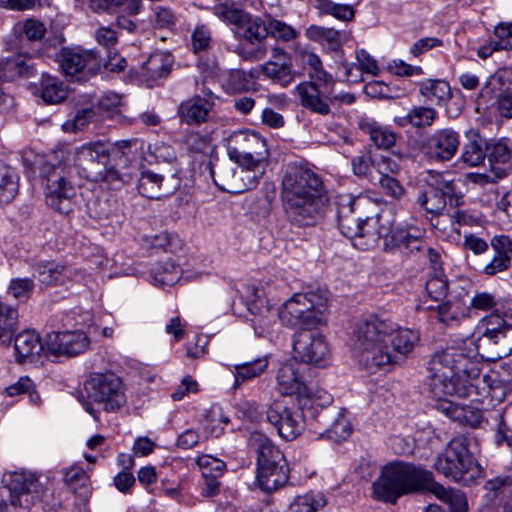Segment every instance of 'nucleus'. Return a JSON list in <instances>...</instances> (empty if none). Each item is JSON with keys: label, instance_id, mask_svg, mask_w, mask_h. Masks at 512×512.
Listing matches in <instances>:
<instances>
[{"label": "nucleus", "instance_id": "f257e3e1", "mask_svg": "<svg viewBox=\"0 0 512 512\" xmlns=\"http://www.w3.org/2000/svg\"><path fill=\"white\" fill-rule=\"evenodd\" d=\"M429 388L435 408L453 421L478 428L483 422L480 408L461 405L448 396L470 398L483 403L486 398L502 401L512 389V376L501 378L498 372L481 373L477 348L473 345L446 347L436 352L428 363Z\"/></svg>", "mask_w": 512, "mask_h": 512}, {"label": "nucleus", "instance_id": "f03ea898", "mask_svg": "<svg viewBox=\"0 0 512 512\" xmlns=\"http://www.w3.org/2000/svg\"><path fill=\"white\" fill-rule=\"evenodd\" d=\"M279 195L286 220L298 228L317 225L330 207L322 177L304 161L289 162L285 166Z\"/></svg>", "mask_w": 512, "mask_h": 512}, {"label": "nucleus", "instance_id": "7ed1b4c3", "mask_svg": "<svg viewBox=\"0 0 512 512\" xmlns=\"http://www.w3.org/2000/svg\"><path fill=\"white\" fill-rule=\"evenodd\" d=\"M356 348L367 366L382 367L406 359L420 341L417 330L401 327L388 318L370 315L358 322Z\"/></svg>", "mask_w": 512, "mask_h": 512}, {"label": "nucleus", "instance_id": "20e7f679", "mask_svg": "<svg viewBox=\"0 0 512 512\" xmlns=\"http://www.w3.org/2000/svg\"><path fill=\"white\" fill-rule=\"evenodd\" d=\"M372 489L375 499L390 504H395L404 495L420 492L432 493L441 501L449 503L455 497L454 490L435 481L432 471L404 461H392L383 466Z\"/></svg>", "mask_w": 512, "mask_h": 512}, {"label": "nucleus", "instance_id": "39448f33", "mask_svg": "<svg viewBox=\"0 0 512 512\" xmlns=\"http://www.w3.org/2000/svg\"><path fill=\"white\" fill-rule=\"evenodd\" d=\"M372 489L375 499L390 504H395L404 495L420 492L432 493L441 501L449 503L455 497L454 490L435 481L432 471L404 461H392L383 466Z\"/></svg>", "mask_w": 512, "mask_h": 512}, {"label": "nucleus", "instance_id": "423d86ee", "mask_svg": "<svg viewBox=\"0 0 512 512\" xmlns=\"http://www.w3.org/2000/svg\"><path fill=\"white\" fill-rule=\"evenodd\" d=\"M136 140H122L115 147L97 141L84 144L76 153L75 163L85 177L95 181L113 183L126 181L132 176L135 161L129 158Z\"/></svg>", "mask_w": 512, "mask_h": 512}, {"label": "nucleus", "instance_id": "0eeeda50", "mask_svg": "<svg viewBox=\"0 0 512 512\" xmlns=\"http://www.w3.org/2000/svg\"><path fill=\"white\" fill-rule=\"evenodd\" d=\"M46 204L61 215H69L75 207L74 167L63 153H54L39 167Z\"/></svg>", "mask_w": 512, "mask_h": 512}, {"label": "nucleus", "instance_id": "6e6552de", "mask_svg": "<svg viewBox=\"0 0 512 512\" xmlns=\"http://www.w3.org/2000/svg\"><path fill=\"white\" fill-rule=\"evenodd\" d=\"M249 444L257 452V480L265 492H273L289 480L290 469L284 454L261 431L250 433Z\"/></svg>", "mask_w": 512, "mask_h": 512}, {"label": "nucleus", "instance_id": "1a4fd4ad", "mask_svg": "<svg viewBox=\"0 0 512 512\" xmlns=\"http://www.w3.org/2000/svg\"><path fill=\"white\" fill-rule=\"evenodd\" d=\"M435 469L446 478L470 486L483 476V469L469 451V440L463 435L455 436L440 453L434 463Z\"/></svg>", "mask_w": 512, "mask_h": 512}, {"label": "nucleus", "instance_id": "9d476101", "mask_svg": "<svg viewBox=\"0 0 512 512\" xmlns=\"http://www.w3.org/2000/svg\"><path fill=\"white\" fill-rule=\"evenodd\" d=\"M328 297L322 287L296 293L282 305L278 317L288 327L314 328L324 320Z\"/></svg>", "mask_w": 512, "mask_h": 512}, {"label": "nucleus", "instance_id": "9b49d317", "mask_svg": "<svg viewBox=\"0 0 512 512\" xmlns=\"http://www.w3.org/2000/svg\"><path fill=\"white\" fill-rule=\"evenodd\" d=\"M510 317L501 314H490L481 321L483 332L475 344L472 340L464 341L457 347L473 345L477 348L481 368L482 360H496L512 353V324L508 322Z\"/></svg>", "mask_w": 512, "mask_h": 512}, {"label": "nucleus", "instance_id": "f8f14e48", "mask_svg": "<svg viewBox=\"0 0 512 512\" xmlns=\"http://www.w3.org/2000/svg\"><path fill=\"white\" fill-rule=\"evenodd\" d=\"M37 486V478L26 472H14L3 479L0 487V512H20L33 504L32 491Z\"/></svg>", "mask_w": 512, "mask_h": 512}, {"label": "nucleus", "instance_id": "ddd939ff", "mask_svg": "<svg viewBox=\"0 0 512 512\" xmlns=\"http://www.w3.org/2000/svg\"><path fill=\"white\" fill-rule=\"evenodd\" d=\"M87 397L102 404L107 412H114L126 403L123 382L112 372L92 374L85 382Z\"/></svg>", "mask_w": 512, "mask_h": 512}, {"label": "nucleus", "instance_id": "4468645a", "mask_svg": "<svg viewBox=\"0 0 512 512\" xmlns=\"http://www.w3.org/2000/svg\"><path fill=\"white\" fill-rule=\"evenodd\" d=\"M227 153L230 160L238 165L264 163L268 157L266 140L248 130L236 131L229 136Z\"/></svg>", "mask_w": 512, "mask_h": 512}, {"label": "nucleus", "instance_id": "2eb2a0df", "mask_svg": "<svg viewBox=\"0 0 512 512\" xmlns=\"http://www.w3.org/2000/svg\"><path fill=\"white\" fill-rule=\"evenodd\" d=\"M335 205L338 228L341 234L353 243L361 232V225L368 216L366 208L371 206V203L367 198L341 194L336 197Z\"/></svg>", "mask_w": 512, "mask_h": 512}, {"label": "nucleus", "instance_id": "dca6fc26", "mask_svg": "<svg viewBox=\"0 0 512 512\" xmlns=\"http://www.w3.org/2000/svg\"><path fill=\"white\" fill-rule=\"evenodd\" d=\"M267 421L272 424L278 435L286 441H293L304 430V409L290 407L282 399L274 400L265 410Z\"/></svg>", "mask_w": 512, "mask_h": 512}, {"label": "nucleus", "instance_id": "f3484780", "mask_svg": "<svg viewBox=\"0 0 512 512\" xmlns=\"http://www.w3.org/2000/svg\"><path fill=\"white\" fill-rule=\"evenodd\" d=\"M453 181L441 174H431L426 184L418 191L416 204L426 213L439 214L455 196Z\"/></svg>", "mask_w": 512, "mask_h": 512}, {"label": "nucleus", "instance_id": "a211bd4d", "mask_svg": "<svg viewBox=\"0 0 512 512\" xmlns=\"http://www.w3.org/2000/svg\"><path fill=\"white\" fill-rule=\"evenodd\" d=\"M426 230L415 223H401L393 230L389 228V236L384 242V250L399 251L404 255H413L426 248Z\"/></svg>", "mask_w": 512, "mask_h": 512}, {"label": "nucleus", "instance_id": "6ab92c4d", "mask_svg": "<svg viewBox=\"0 0 512 512\" xmlns=\"http://www.w3.org/2000/svg\"><path fill=\"white\" fill-rule=\"evenodd\" d=\"M471 284L467 280H459L449 285V293L446 301L436 306H428L427 309L435 310L437 319L446 325L459 321L465 317L468 311L466 300L469 296Z\"/></svg>", "mask_w": 512, "mask_h": 512}, {"label": "nucleus", "instance_id": "aec40b11", "mask_svg": "<svg viewBox=\"0 0 512 512\" xmlns=\"http://www.w3.org/2000/svg\"><path fill=\"white\" fill-rule=\"evenodd\" d=\"M293 349L294 359L308 364L321 365L329 355L325 337L311 328L294 335Z\"/></svg>", "mask_w": 512, "mask_h": 512}, {"label": "nucleus", "instance_id": "412c9836", "mask_svg": "<svg viewBox=\"0 0 512 512\" xmlns=\"http://www.w3.org/2000/svg\"><path fill=\"white\" fill-rule=\"evenodd\" d=\"M57 60L65 76L82 79L88 73H93L99 67V60L94 51L81 47H65L60 50Z\"/></svg>", "mask_w": 512, "mask_h": 512}, {"label": "nucleus", "instance_id": "4be33fe9", "mask_svg": "<svg viewBox=\"0 0 512 512\" xmlns=\"http://www.w3.org/2000/svg\"><path fill=\"white\" fill-rule=\"evenodd\" d=\"M90 340L82 331L51 332L45 339L46 351L55 356H76L83 353Z\"/></svg>", "mask_w": 512, "mask_h": 512}, {"label": "nucleus", "instance_id": "5701e85b", "mask_svg": "<svg viewBox=\"0 0 512 512\" xmlns=\"http://www.w3.org/2000/svg\"><path fill=\"white\" fill-rule=\"evenodd\" d=\"M460 146V134L452 128L436 130L425 141V154L435 161H449L457 153Z\"/></svg>", "mask_w": 512, "mask_h": 512}, {"label": "nucleus", "instance_id": "b1692460", "mask_svg": "<svg viewBox=\"0 0 512 512\" xmlns=\"http://www.w3.org/2000/svg\"><path fill=\"white\" fill-rule=\"evenodd\" d=\"M262 75L282 87L289 86L295 79L291 55L279 46L271 49L270 59L260 66Z\"/></svg>", "mask_w": 512, "mask_h": 512}, {"label": "nucleus", "instance_id": "393cba45", "mask_svg": "<svg viewBox=\"0 0 512 512\" xmlns=\"http://www.w3.org/2000/svg\"><path fill=\"white\" fill-rule=\"evenodd\" d=\"M179 186V180L174 176L165 178L163 175L150 170L141 172L137 189L148 199H161L173 194Z\"/></svg>", "mask_w": 512, "mask_h": 512}, {"label": "nucleus", "instance_id": "a878e982", "mask_svg": "<svg viewBox=\"0 0 512 512\" xmlns=\"http://www.w3.org/2000/svg\"><path fill=\"white\" fill-rule=\"evenodd\" d=\"M276 378L277 388L282 395H296L299 400L309 392L296 360L282 364Z\"/></svg>", "mask_w": 512, "mask_h": 512}, {"label": "nucleus", "instance_id": "bb28decb", "mask_svg": "<svg viewBox=\"0 0 512 512\" xmlns=\"http://www.w3.org/2000/svg\"><path fill=\"white\" fill-rule=\"evenodd\" d=\"M248 310L253 315L251 323L255 334L259 337L268 336L276 323V316H278L272 310L269 301L256 291L254 298L248 302Z\"/></svg>", "mask_w": 512, "mask_h": 512}, {"label": "nucleus", "instance_id": "cd10ccee", "mask_svg": "<svg viewBox=\"0 0 512 512\" xmlns=\"http://www.w3.org/2000/svg\"><path fill=\"white\" fill-rule=\"evenodd\" d=\"M319 82L304 81L295 87V93L302 107L312 113L327 116L331 113L329 97L321 94Z\"/></svg>", "mask_w": 512, "mask_h": 512}, {"label": "nucleus", "instance_id": "c85d7f7f", "mask_svg": "<svg viewBox=\"0 0 512 512\" xmlns=\"http://www.w3.org/2000/svg\"><path fill=\"white\" fill-rule=\"evenodd\" d=\"M493 256L482 268V273L487 276H494L504 272L511 266L512 240L506 235H496L490 242Z\"/></svg>", "mask_w": 512, "mask_h": 512}, {"label": "nucleus", "instance_id": "c756f323", "mask_svg": "<svg viewBox=\"0 0 512 512\" xmlns=\"http://www.w3.org/2000/svg\"><path fill=\"white\" fill-rule=\"evenodd\" d=\"M36 74L32 58L26 53H18L0 59V80L15 81L18 78H30Z\"/></svg>", "mask_w": 512, "mask_h": 512}, {"label": "nucleus", "instance_id": "7c9ffc66", "mask_svg": "<svg viewBox=\"0 0 512 512\" xmlns=\"http://www.w3.org/2000/svg\"><path fill=\"white\" fill-rule=\"evenodd\" d=\"M173 57L167 52H156L142 63L138 73L139 79L148 87H152L154 83L163 77H166L173 65Z\"/></svg>", "mask_w": 512, "mask_h": 512}, {"label": "nucleus", "instance_id": "2f4dec72", "mask_svg": "<svg viewBox=\"0 0 512 512\" xmlns=\"http://www.w3.org/2000/svg\"><path fill=\"white\" fill-rule=\"evenodd\" d=\"M388 236L389 227L381 224L380 217L368 214L361 225V232L357 235L352 245L362 250H368L378 246L381 240L384 243Z\"/></svg>", "mask_w": 512, "mask_h": 512}, {"label": "nucleus", "instance_id": "473e14b6", "mask_svg": "<svg viewBox=\"0 0 512 512\" xmlns=\"http://www.w3.org/2000/svg\"><path fill=\"white\" fill-rule=\"evenodd\" d=\"M33 277L45 286L66 285L72 269L55 261H39L32 265Z\"/></svg>", "mask_w": 512, "mask_h": 512}, {"label": "nucleus", "instance_id": "72a5a7b5", "mask_svg": "<svg viewBox=\"0 0 512 512\" xmlns=\"http://www.w3.org/2000/svg\"><path fill=\"white\" fill-rule=\"evenodd\" d=\"M45 349V343L41 342L40 336L33 330H25L15 336V358L19 364L35 361Z\"/></svg>", "mask_w": 512, "mask_h": 512}, {"label": "nucleus", "instance_id": "f704fd0d", "mask_svg": "<svg viewBox=\"0 0 512 512\" xmlns=\"http://www.w3.org/2000/svg\"><path fill=\"white\" fill-rule=\"evenodd\" d=\"M489 311L492 314H501L512 317V300L509 297L497 298L494 293L488 291H475L470 298L468 310Z\"/></svg>", "mask_w": 512, "mask_h": 512}, {"label": "nucleus", "instance_id": "c9c22d12", "mask_svg": "<svg viewBox=\"0 0 512 512\" xmlns=\"http://www.w3.org/2000/svg\"><path fill=\"white\" fill-rule=\"evenodd\" d=\"M485 490V498L492 506L512 510V476H500L488 480Z\"/></svg>", "mask_w": 512, "mask_h": 512}, {"label": "nucleus", "instance_id": "e433bc0d", "mask_svg": "<svg viewBox=\"0 0 512 512\" xmlns=\"http://www.w3.org/2000/svg\"><path fill=\"white\" fill-rule=\"evenodd\" d=\"M213 105L214 102L211 97L195 96L180 104L178 114L183 123L188 125L200 124L207 121Z\"/></svg>", "mask_w": 512, "mask_h": 512}, {"label": "nucleus", "instance_id": "4c0bfd02", "mask_svg": "<svg viewBox=\"0 0 512 512\" xmlns=\"http://www.w3.org/2000/svg\"><path fill=\"white\" fill-rule=\"evenodd\" d=\"M232 160H223L212 163L210 173L215 185L222 191L228 193H239L241 185L237 183L238 169Z\"/></svg>", "mask_w": 512, "mask_h": 512}, {"label": "nucleus", "instance_id": "58836bf2", "mask_svg": "<svg viewBox=\"0 0 512 512\" xmlns=\"http://www.w3.org/2000/svg\"><path fill=\"white\" fill-rule=\"evenodd\" d=\"M296 56L302 67L308 71L311 81L324 85L334 83L333 76L324 69L322 60L315 52L308 48H301L297 50Z\"/></svg>", "mask_w": 512, "mask_h": 512}, {"label": "nucleus", "instance_id": "ea45409f", "mask_svg": "<svg viewBox=\"0 0 512 512\" xmlns=\"http://www.w3.org/2000/svg\"><path fill=\"white\" fill-rule=\"evenodd\" d=\"M468 142L463 146L461 160L469 166H478L486 158V141L475 130L467 132Z\"/></svg>", "mask_w": 512, "mask_h": 512}, {"label": "nucleus", "instance_id": "a19ab883", "mask_svg": "<svg viewBox=\"0 0 512 512\" xmlns=\"http://www.w3.org/2000/svg\"><path fill=\"white\" fill-rule=\"evenodd\" d=\"M236 27L243 30V38L252 45L261 43L268 36L269 23L266 24L261 17L253 16L248 12Z\"/></svg>", "mask_w": 512, "mask_h": 512}, {"label": "nucleus", "instance_id": "79ce46f5", "mask_svg": "<svg viewBox=\"0 0 512 512\" xmlns=\"http://www.w3.org/2000/svg\"><path fill=\"white\" fill-rule=\"evenodd\" d=\"M419 92L426 101L435 105L447 103L452 92L448 82L444 80L427 79L419 83Z\"/></svg>", "mask_w": 512, "mask_h": 512}, {"label": "nucleus", "instance_id": "37998d69", "mask_svg": "<svg viewBox=\"0 0 512 512\" xmlns=\"http://www.w3.org/2000/svg\"><path fill=\"white\" fill-rule=\"evenodd\" d=\"M19 191L17 171L0 160V204L11 202Z\"/></svg>", "mask_w": 512, "mask_h": 512}, {"label": "nucleus", "instance_id": "c03bdc74", "mask_svg": "<svg viewBox=\"0 0 512 512\" xmlns=\"http://www.w3.org/2000/svg\"><path fill=\"white\" fill-rule=\"evenodd\" d=\"M327 504V499L322 492L309 491L298 495L290 502L286 512H318Z\"/></svg>", "mask_w": 512, "mask_h": 512}, {"label": "nucleus", "instance_id": "a18cd8bd", "mask_svg": "<svg viewBox=\"0 0 512 512\" xmlns=\"http://www.w3.org/2000/svg\"><path fill=\"white\" fill-rule=\"evenodd\" d=\"M18 311L0 302V345L9 346L17 330Z\"/></svg>", "mask_w": 512, "mask_h": 512}, {"label": "nucleus", "instance_id": "49530a36", "mask_svg": "<svg viewBox=\"0 0 512 512\" xmlns=\"http://www.w3.org/2000/svg\"><path fill=\"white\" fill-rule=\"evenodd\" d=\"M267 366L268 361L266 358H258L250 362L235 364L233 388L237 389L242 383L260 376L267 369Z\"/></svg>", "mask_w": 512, "mask_h": 512}, {"label": "nucleus", "instance_id": "de8ad7c7", "mask_svg": "<svg viewBox=\"0 0 512 512\" xmlns=\"http://www.w3.org/2000/svg\"><path fill=\"white\" fill-rule=\"evenodd\" d=\"M63 480L69 489L74 493H78L82 499H87L89 497V476L83 468L79 466H72L64 469Z\"/></svg>", "mask_w": 512, "mask_h": 512}, {"label": "nucleus", "instance_id": "09e8293b", "mask_svg": "<svg viewBox=\"0 0 512 512\" xmlns=\"http://www.w3.org/2000/svg\"><path fill=\"white\" fill-rule=\"evenodd\" d=\"M182 269L171 260L158 262L151 271L156 284L172 286L181 278Z\"/></svg>", "mask_w": 512, "mask_h": 512}, {"label": "nucleus", "instance_id": "8fccbe9b", "mask_svg": "<svg viewBox=\"0 0 512 512\" xmlns=\"http://www.w3.org/2000/svg\"><path fill=\"white\" fill-rule=\"evenodd\" d=\"M449 285L443 272L429 273L425 282V291L430 300L440 304L446 301Z\"/></svg>", "mask_w": 512, "mask_h": 512}, {"label": "nucleus", "instance_id": "3c124183", "mask_svg": "<svg viewBox=\"0 0 512 512\" xmlns=\"http://www.w3.org/2000/svg\"><path fill=\"white\" fill-rule=\"evenodd\" d=\"M211 10L213 15L219 20L234 26L243 21L246 13L234 0H224L215 3Z\"/></svg>", "mask_w": 512, "mask_h": 512}, {"label": "nucleus", "instance_id": "603ef678", "mask_svg": "<svg viewBox=\"0 0 512 512\" xmlns=\"http://www.w3.org/2000/svg\"><path fill=\"white\" fill-rule=\"evenodd\" d=\"M239 167L240 169L237 172V183L242 186L239 189V193H242L246 190L255 188L259 184V181L265 172L266 162L252 165H239Z\"/></svg>", "mask_w": 512, "mask_h": 512}, {"label": "nucleus", "instance_id": "864d4df0", "mask_svg": "<svg viewBox=\"0 0 512 512\" xmlns=\"http://www.w3.org/2000/svg\"><path fill=\"white\" fill-rule=\"evenodd\" d=\"M363 129L379 149H389L396 143L397 134L384 126L376 123H367Z\"/></svg>", "mask_w": 512, "mask_h": 512}, {"label": "nucleus", "instance_id": "5fc2aeb1", "mask_svg": "<svg viewBox=\"0 0 512 512\" xmlns=\"http://www.w3.org/2000/svg\"><path fill=\"white\" fill-rule=\"evenodd\" d=\"M486 152V156L494 170H496L495 164H509L512 160V150L506 138L486 143Z\"/></svg>", "mask_w": 512, "mask_h": 512}, {"label": "nucleus", "instance_id": "6e6d98bb", "mask_svg": "<svg viewBox=\"0 0 512 512\" xmlns=\"http://www.w3.org/2000/svg\"><path fill=\"white\" fill-rule=\"evenodd\" d=\"M14 34L18 37L24 36L30 42L40 41L46 34V26L40 20L27 18L18 22L13 28Z\"/></svg>", "mask_w": 512, "mask_h": 512}, {"label": "nucleus", "instance_id": "4d7b16f0", "mask_svg": "<svg viewBox=\"0 0 512 512\" xmlns=\"http://www.w3.org/2000/svg\"><path fill=\"white\" fill-rule=\"evenodd\" d=\"M63 84L56 78L43 74L41 80V97L48 104H56L66 98Z\"/></svg>", "mask_w": 512, "mask_h": 512}, {"label": "nucleus", "instance_id": "13d9d810", "mask_svg": "<svg viewBox=\"0 0 512 512\" xmlns=\"http://www.w3.org/2000/svg\"><path fill=\"white\" fill-rule=\"evenodd\" d=\"M333 402V397L326 391L317 390L312 392L311 388H309V392L307 395L303 396L302 399H299V405H302V409L307 411L317 412L318 408L324 409L330 406ZM311 416H315L314 412H311Z\"/></svg>", "mask_w": 512, "mask_h": 512}, {"label": "nucleus", "instance_id": "bf43d9fd", "mask_svg": "<svg viewBox=\"0 0 512 512\" xmlns=\"http://www.w3.org/2000/svg\"><path fill=\"white\" fill-rule=\"evenodd\" d=\"M196 464L202 472V477L215 476V478H221L226 471L224 461L208 454L198 456Z\"/></svg>", "mask_w": 512, "mask_h": 512}, {"label": "nucleus", "instance_id": "052dcab7", "mask_svg": "<svg viewBox=\"0 0 512 512\" xmlns=\"http://www.w3.org/2000/svg\"><path fill=\"white\" fill-rule=\"evenodd\" d=\"M268 35L275 38L276 40L289 42L298 37V31L291 25L274 19H269V30Z\"/></svg>", "mask_w": 512, "mask_h": 512}, {"label": "nucleus", "instance_id": "680f3d73", "mask_svg": "<svg viewBox=\"0 0 512 512\" xmlns=\"http://www.w3.org/2000/svg\"><path fill=\"white\" fill-rule=\"evenodd\" d=\"M412 126L415 128H425L431 126L436 120L438 113L434 108L416 106L410 110Z\"/></svg>", "mask_w": 512, "mask_h": 512}, {"label": "nucleus", "instance_id": "e2e57ef3", "mask_svg": "<svg viewBox=\"0 0 512 512\" xmlns=\"http://www.w3.org/2000/svg\"><path fill=\"white\" fill-rule=\"evenodd\" d=\"M191 41L195 53L207 50L212 42L210 28L205 24H197L192 32Z\"/></svg>", "mask_w": 512, "mask_h": 512}, {"label": "nucleus", "instance_id": "0e129e2a", "mask_svg": "<svg viewBox=\"0 0 512 512\" xmlns=\"http://www.w3.org/2000/svg\"><path fill=\"white\" fill-rule=\"evenodd\" d=\"M95 117L93 108H82L78 110L74 118L63 124L66 132H77L83 130L88 123Z\"/></svg>", "mask_w": 512, "mask_h": 512}, {"label": "nucleus", "instance_id": "69168bd1", "mask_svg": "<svg viewBox=\"0 0 512 512\" xmlns=\"http://www.w3.org/2000/svg\"><path fill=\"white\" fill-rule=\"evenodd\" d=\"M344 411L345 409H339L333 413L336 416L333 418V421L328 430V432L332 434L330 437H334L336 439H345L351 434L352 428L343 415Z\"/></svg>", "mask_w": 512, "mask_h": 512}, {"label": "nucleus", "instance_id": "338daca9", "mask_svg": "<svg viewBox=\"0 0 512 512\" xmlns=\"http://www.w3.org/2000/svg\"><path fill=\"white\" fill-rule=\"evenodd\" d=\"M512 48V44L510 40L506 37H496L490 39L486 44L482 45L478 49V56L482 59H487L490 57L493 52L501 51V50H510Z\"/></svg>", "mask_w": 512, "mask_h": 512}, {"label": "nucleus", "instance_id": "774afa93", "mask_svg": "<svg viewBox=\"0 0 512 512\" xmlns=\"http://www.w3.org/2000/svg\"><path fill=\"white\" fill-rule=\"evenodd\" d=\"M34 288V283L29 278H16L11 280L8 292L16 299H27Z\"/></svg>", "mask_w": 512, "mask_h": 512}]
</instances>
